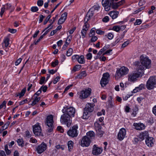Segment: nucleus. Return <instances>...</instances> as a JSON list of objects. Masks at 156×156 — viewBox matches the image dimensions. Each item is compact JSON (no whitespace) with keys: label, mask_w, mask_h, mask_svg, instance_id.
<instances>
[{"label":"nucleus","mask_w":156,"mask_h":156,"mask_svg":"<svg viewBox=\"0 0 156 156\" xmlns=\"http://www.w3.org/2000/svg\"><path fill=\"white\" fill-rule=\"evenodd\" d=\"M58 130L60 131L61 133H62L64 132V129L62 127L60 126H58L57 128Z\"/></svg>","instance_id":"57"},{"label":"nucleus","mask_w":156,"mask_h":156,"mask_svg":"<svg viewBox=\"0 0 156 156\" xmlns=\"http://www.w3.org/2000/svg\"><path fill=\"white\" fill-rule=\"evenodd\" d=\"M102 151L103 149L101 147H98L97 145L94 144L93 146L92 153L94 155H98L100 154Z\"/></svg>","instance_id":"13"},{"label":"nucleus","mask_w":156,"mask_h":156,"mask_svg":"<svg viewBox=\"0 0 156 156\" xmlns=\"http://www.w3.org/2000/svg\"><path fill=\"white\" fill-rule=\"evenodd\" d=\"M88 112L84 110L83 115V119H87L89 117Z\"/></svg>","instance_id":"33"},{"label":"nucleus","mask_w":156,"mask_h":156,"mask_svg":"<svg viewBox=\"0 0 156 156\" xmlns=\"http://www.w3.org/2000/svg\"><path fill=\"white\" fill-rule=\"evenodd\" d=\"M60 79V77L58 76H57L54 79L53 81V83L54 84L56 83L59 81Z\"/></svg>","instance_id":"53"},{"label":"nucleus","mask_w":156,"mask_h":156,"mask_svg":"<svg viewBox=\"0 0 156 156\" xmlns=\"http://www.w3.org/2000/svg\"><path fill=\"white\" fill-rule=\"evenodd\" d=\"M73 49L72 48H70L66 52V55L68 56H70L72 54Z\"/></svg>","instance_id":"40"},{"label":"nucleus","mask_w":156,"mask_h":156,"mask_svg":"<svg viewBox=\"0 0 156 156\" xmlns=\"http://www.w3.org/2000/svg\"><path fill=\"white\" fill-rule=\"evenodd\" d=\"M40 97H37V96H35L31 104V105L33 106L36 105L40 101Z\"/></svg>","instance_id":"24"},{"label":"nucleus","mask_w":156,"mask_h":156,"mask_svg":"<svg viewBox=\"0 0 156 156\" xmlns=\"http://www.w3.org/2000/svg\"><path fill=\"white\" fill-rule=\"evenodd\" d=\"M154 140L152 137H147L145 140L146 145L149 147H152L154 144Z\"/></svg>","instance_id":"19"},{"label":"nucleus","mask_w":156,"mask_h":156,"mask_svg":"<svg viewBox=\"0 0 156 156\" xmlns=\"http://www.w3.org/2000/svg\"><path fill=\"white\" fill-rule=\"evenodd\" d=\"M47 148V145L44 142H42L38 145L36 149V150L38 154H41L46 150Z\"/></svg>","instance_id":"10"},{"label":"nucleus","mask_w":156,"mask_h":156,"mask_svg":"<svg viewBox=\"0 0 156 156\" xmlns=\"http://www.w3.org/2000/svg\"><path fill=\"white\" fill-rule=\"evenodd\" d=\"M4 43L5 44V47H8L9 44V38H7L5 39L4 41Z\"/></svg>","instance_id":"37"},{"label":"nucleus","mask_w":156,"mask_h":156,"mask_svg":"<svg viewBox=\"0 0 156 156\" xmlns=\"http://www.w3.org/2000/svg\"><path fill=\"white\" fill-rule=\"evenodd\" d=\"M22 59L20 58L18 59L15 62V65L16 66L18 65L21 62Z\"/></svg>","instance_id":"63"},{"label":"nucleus","mask_w":156,"mask_h":156,"mask_svg":"<svg viewBox=\"0 0 156 156\" xmlns=\"http://www.w3.org/2000/svg\"><path fill=\"white\" fill-rule=\"evenodd\" d=\"M108 38L109 40L112 39L113 37V34L111 33H109L107 35Z\"/></svg>","instance_id":"56"},{"label":"nucleus","mask_w":156,"mask_h":156,"mask_svg":"<svg viewBox=\"0 0 156 156\" xmlns=\"http://www.w3.org/2000/svg\"><path fill=\"white\" fill-rule=\"evenodd\" d=\"M89 37H92L91 38V41L92 42H95L98 39V38L96 36L93 35H91L90 34H89Z\"/></svg>","instance_id":"36"},{"label":"nucleus","mask_w":156,"mask_h":156,"mask_svg":"<svg viewBox=\"0 0 156 156\" xmlns=\"http://www.w3.org/2000/svg\"><path fill=\"white\" fill-rule=\"evenodd\" d=\"M69 44V42H68L66 41L65 43L62 47V49L65 50L66 49V48L68 46Z\"/></svg>","instance_id":"50"},{"label":"nucleus","mask_w":156,"mask_h":156,"mask_svg":"<svg viewBox=\"0 0 156 156\" xmlns=\"http://www.w3.org/2000/svg\"><path fill=\"white\" fill-rule=\"evenodd\" d=\"M51 17V15H49L47 17V18L44 21V25H45L47 23L48 21L50 20Z\"/></svg>","instance_id":"48"},{"label":"nucleus","mask_w":156,"mask_h":156,"mask_svg":"<svg viewBox=\"0 0 156 156\" xmlns=\"http://www.w3.org/2000/svg\"><path fill=\"white\" fill-rule=\"evenodd\" d=\"M33 132L35 136H43L41 127L38 123L33 126Z\"/></svg>","instance_id":"6"},{"label":"nucleus","mask_w":156,"mask_h":156,"mask_svg":"<svg viewBox=\"0 0 156 156\" xmlns=\"http://www.w3.org/2000/svg\"><path fill=\"white\" fill-rule=\"evenodd\" d=\"M92 9H91L89 11L87 12L86 16L88 17L90 19L92 17L94 14V11L92 10Z\"/></svg>","instance_id":"27"},{"label":"nucleus","mask_w":156,"mask_h":156,"mask_svg":"<svg viewBox=\"0 0 156 156\" xmlns=\"http://www.w3.org/2000/svg\"><path fill=\"white\" fill-rule=\"evenodd\" d=\"M148 133L147 132L145 131L144 132L140 133L139 135L138 138H137L138 141H142L145 138L146 139L148 137Z\"/></svg>","instance_id":"21"},{"label":"nucleus","mask_w":156,"mask_h":156,"mask_svg":"<svg viewBox=\"0 0 156 156\" xmlns=\"http://www.w3.org/2000/svg\"><path fill=\"white\" fill-rule=\"evenodd\" d=\"M39 17L40 18L39 20V23H41L42 21L44 18L45 17V16L42 15H41Z\"/></svg>","instance_id":"62"},{"label":"nucleus","mask_w":156,"mask_h":156,"mask_svg":"<svg viewBox=\"0 0 156 156\" xmlns=\"http://www.w3.org/2000/svg\"><path fill=\"white\" fill-rule=\"evenodd\" d=\"M90 139L87 136H83L81 140V145L83 147H88L90 144Z\"/></svg>","instance_id":"11"},{"label":"nucleus","mask_w":156,"mask_h":156,"mask_svg":"<svg viewBox=\"0 0 156 156\" xmlns=\"http://www.w3.org/2000/svg\"><path fill=\"white\" fill-rule=\"evenodd\" d=\"M87 136L90 139H92L95 136V134L93 131H90L87 133Z\"/></svg>","instance_id":"25"},{"label":"nucleus","mask_w":156,"mask_h":156,"mask_svg":"<svg viewBox=\"0 0 156 156\" xmlns=\"http://www.w3.org/2000/svg\"><path fill=\"white\" fill-rule=\"evenodd\" d=\"M128 76V80L130 82H134L136 80V71L130 73Z\"/></svg>","instance_id":"16"},{"label":"nucleus","mask_w":156,"mask_h":156,"mask_svg":"<svg viewBox=\"0 0 156 156\" xmlns=\"http://www.w3.org/2000/svg\"><path fill=\"white\" fill-rule=\"evenodd\" d=\"M89 27V24L84 23V25L83 27V29L82 30L81 33L82 36V37L84 38L86 36V34L87 30H88Z\"/></svg>","instance_id":"18"},{"label":"nucleus","mask_w":156,"mask_h":156,"mask_svg":"<svg viewBox=\"0 0 156 156\" xmlns=\"http://www.w3.org/2000/svg\"><path fill=\"white\" fill-rule=\"evenodd\" d=\"M55 147L57 149H61L62 150H64V149L65 147L64 146L62 145H60L59 144L55 146Z\"/></svg>","instance_id":"42"},{"label":"nucleus","mask_w":156,"mask_h":156,"mask_svg":"<svg viewBox=\"0 0 156 156\" xmlns=\"http://www.w3.org/2000/svg\"><path fill=\"white\" fill-rule=\"evenodd\" d=\"M77 61L80 64H84L85 62L84 56L83 55L79 56Z\"/></svg>","instance_id":"28"},{"label":"nucleus","mask_w":156,"mask_h":156,"mask_svg":"<svg viewBox=\"0 0 156 156\" xmlns=\"http://www.w3.org/2000/svg\"><path fill=\"white\" fill-rule=\"evenodd\" d=\"M75 109L73 107H70L67 109L66 113L70 117H74L75 113Z\"/></svg>","instance_id":"17"},{"label":"nucleus","mask_w":156,"mask_h":156,"mask_svg":"<svg viewBox=\"0 0 156 156\" xmlns=\"http://www.w3.org/2000/svg\"><path fill=\"white\" fill-rule=\"evenodd\" d=\"M43 86H41L40 89L38 90L34 95V96H35L36 95L37 96H38L40 95V94L41 92L42 89L43 88Z\"/></svg>","instance_id":"38"},{"label":"nucleus","mask_w":156,"mask_h":156,"mask_svg":"<svg viewBox=\"0 0 156 156\" xmlns=\"http://www.w3.org/2000/svg\"><path fill=\"white\" fill-rule=\"evenodd\" d=\"M58 64V61L57 60H56L54 62H52L51 65L53 67H55Z\"/></svg>","instance_id":"49"},{"label":"nucleus","mask_w":156,"mask_h":156,"mask_svg":"<svg viewBox=\"0 0 156 156\" xmlns=\"http://www.w3.org/2000/svg\"><path fill=\"white\" fill-rule=\"evenodd\" d=\"M53 117L52 115H50L48 116L46 118L45 124L48 126V128L47 129V131L50 133L53 130Z\"/></svg>","instance_id":"4"},{"label":"nucleus","mask_w":156,"mask_h":156,"mask_svg":"<svg viewBox=\"0 0 156 156\" xmlns=\"http://www.w3.org/2000/svg\"><path fill=\"white\" fill-rule=\"evenodd\" d=\"M81 66L80 65H76L73 69V70L74 71L79 70L81 69Z\"/></svg>","instance_id":"39"},{"label":"nucleus","mask_w":156,"mask_h":156,"mask_svg":"<svg viewBox=\"0 0 156 156\" xmlns=\"http://www.w3.org/2000/svg\"><path fill=\"white\" fill-rule=\"evenodd\" d=\"M129 72V69L124 66H122L120 68H118L116 72L115 78L118 80L124 76L127 75Z\"/></svg>","instance_id":"1"},{"label":"nucleus","mask_w":156,"mask_h":156,"mask_svg":"<svg viewBox=\"0 0 156 156\" xmlns=\"http://www.w3.org/2000/svg\"><path fill=\"white\" fill-rule=\"evenodd\" d=\"M125 0H121L120 1L116 2H110V6L112 9H116L118 7L125 2Z\"/></svg>","instance_id":"14"},{"label":"nucleus","mask_w":156,"mask_h":156,"mask_svg":"<svg viewBox=\"0 0 156 156\" xmlns=\"http://www.w3.org/2000/svg\"><path fill=\"white\" fill-rule=\"evenodd\" d=\"M78 128L77 125L73 126L68 131L67 133L68 135L72 137H76L78 135L77 130Z\"/></svg>","instance_id":"7"},{"label":"nucleus","mask_w":156,"mask_h":156,"mask_svg":"<svg viewBox=\"0 0 156 156\" xmlns=\"http://www.w3.org/2000/svg\"><path fill=\"white\" fill-rule=\"evenodd\" d=\"M6 103L7 102L5 101H4L2 104L0 105V109H1L3 107H4V108L5 109L6 107Z\"/></svg>","instance_id":"41"},{"label":"nucleus","mask_w":156,"mask_h":156,"mask_svg":"<svg viewBox=\"0 0 156 156\" xmlns=\"http://www.w3.org/2000/svg\"><path fill=\"white\" fill-rule=\"evenodd\" d=\"M156 85V76H151L146 83V87L149 90H151L155 87Z\"/></svg>","instance_id":"3"},{"label":"nucleus","mask_w":156,"mask_h":156,"mask_svg":"<svg viewBox=\"0 0 156 156\" xmlns=\"http://www.w3.org/2000/svg\"><path fill=\"white\" fill-rule=\"evenodd\" d=\"M94 126L96 127V129L101 128V126H100L99 123L97 122H96L94 123Z\"/></svg>","instance_id":"44"},{"label":"nucleus","mask_w":156,"mask_h":156,"mask_svg":"<svg viewBox=\"0 0 156 156\" xmlns=\"http://www.w3.org/2000/svg\"><path fill=\"white\" fill-rule=\"evenodd\" d=\"M140 62L141 63L140 65L146 69H149L151 66V60L146 55H141L140 57Z\"/></svg>","instance_id":"2"},{"label":"nucleus","mask_w":156,"mask_h":156,"mask_svg":"<svg viewBox=\"0 0 156 156\" xmlns=\"http://www.w3.org/2000/svg\"><path fill=\"white\" fill-rule=\"evenodd\" d=\"M68 147L69 151H70L73 147V142L72 141H69L68 143Z\"/></svg>","instance_id":"31"},{"label":"nucleus","mask_w":156,"mask_h":156,"mask_svg":"<svg viewBox=\"0 0 156 156\" xmlns=\"http://www.w3.org/2000/svg\"><path fill=\"white\" fill-rule=\"evenodd\" d=\"M3 7L1 9V11L0 12V16L2 17L3 14L5 12V5H3Z\"/></svg>","instance_id":"47"},{"label":"nucleus","mask_w":156,"mask_h":156,"mask_svg":"<svg viewBox=\"0 0 156 156\" xmlns=\"http://www.w3.org/2000/svg\"><path fill=\"white\" fill-rule=\"evenodd\" d=\"M112 30L116 32H118L120 30L119 27V26H114L112 28Z\"/></svg>","instance_id":"46"},{"label":"nucleus","mask_w":156,"mask_h":156,"mask_svg":"<svg viewBox=\"0 0 156 156\" xmlns=\"http://www.w3.org/2000/svg\"><path fill=\"white\" fill-rule=\"evenodd\" d=\"M119 14V12L117 11H111L108 14L112 19L116 18L118 16Z\"/></svg>","instance_id":"22"},{"label":"nucleus","mask_w":156,"mask_h":156,"mask_svg":"<svg viewBox=\"0 0 156 156\" xmlns=\"http://www.w3.org/2000/svg\"><path fill=\"white\" fill-rule=\"evenodd\" d=\"M17 142L19 146H21V147H23V141L22 139H18L17 140Z\"/></svg>","instance_id":"34"},{"label":"nucleus","mask_w":156,"mask_h":156,"mask_svg":"<svg viewBox=\"0 0 156 156\" xmlns=\"http://www.w3.org/2000/svg\"><path fill=\"white\" fill-rule=\"evenodd\" d=\"M144 85L143 84H141L139 85V86L137 87V90L138 89L139 90H142L144 88Z\"/></svg>","instance_id":"52"},{"label":"nucleus","mask_w":156,"mask_h":156,"mask_svg":"<svg viewBox=\"0 0 156 156\" xmlns=\"http://www.w3.org/2000/svg\"><path fill=\"white\" fill-rule=\"evenodd\" d=\"M87 75L86 72L85 71L80 72L78 74L77 76L76 77V78L78 79H82L83 78L85 77Z\"/></svg>","instance_id":"23"},{"label":"nucleus","mask_w":156,"mask_h":156,"mask_svg":"<svg viewBox=\"0 0 156 156\" xmlns=\"http://www.w3.org/2000/svg\"><path fill=\"white\" fill-rule=\"evenodd\" d=\"M87 58V59L90 60L92 57V55L91 53H89L86 55Z\"/></svg>","instance_id":"59"},{"label":"nucleus","mask_w":156,"mask_h":156,"mask_svg":"<svg viewBox=\"0 0 156 156\" xmlns=\"http://www.w3.org/2000/svg\"><path fill=\"white\" fill-rule=\"evenodd\" d=\"M65 20L61 17L58 20V24H61L63 23L65 21Z\"/></svg>","instance_id":"45"},{"label":"nucleus","mask_w":156,"mask_h":156,"mask_svg":"<svg viewBox=\"0 0 156 156\" xmlns=\"http://www.w3.org/2000/svg\"><path fill=\"white\" fill-rule=\"evenodd\" d=\"M67 15V13L66 12H65L62 15L61 17L66 20V19Z\"/></svg>","instance_id":"54"},{"label":"nucleus","mask_w":156,"mask_h":156,"mask_svg":"<svg viewBox=\"0 0 156 156\" xmlns=\"http://www.w3.org/2000/svg\"><path fill=\"white\" fill-rule=\"evenodd\" d=\"M110 75L108 73H106L103 74L101 81L100 83L102 87H104L108 82Z\"/></svg>","instance_id":"8"},{"label":"nucleus","mask_w":156,"mask_h":156,"mask_svg":"<svg viewBox=\"0 0 156 156\" xmlns=\"http://www.w3.org/2000/svg\"><path fill=\"white\" fill-rule=\"evenodd\" d=\"M26 91V88H23L19 94L18 95H17V96H20V97H21L23 96L24 95Z\"/></svg>","instance_id":"35"},{"label":"nucleus","mask_w":156,"mask_h":156,"mask_svg":"<svg viewBox=\"0 0 156 156\" xmlns=\"http://www.w3.org/2000/svg\"><path fill=\"white\" fill-rule=\"evenodd\" d=\"M95 34V30L94 28H92L90 32V33L89 34H90L91 35H94Z\"/></svg>","instance_id":"60"},{"label":"nucleus","mask_w":156,"mask_h":156,"mask_svg":"<svg viewBox=\"0 0 156 156\" xmlns=\"http://www.w3.org/2000/svg\"><path fill=\"white\" fill-rule=\"evenodd\" d=\"M94 105L93 103H88L86 105L84 110L88 112H91L94 109Z\"/></svg>","instance_id":"20"},{"label":"nucleus","mask_w":156,"mask_h":156,"mask_svg":"<svg viewBox=\"0 0 156 156\" xmlns=\"http://www.w3.org/2000/svg\"><path fill=\"white\" fill-rule=\"evenodd\" d=\"M110 0H102V4L105 7L110 5Z\"/></svg>","instance_id":"30"},{"label":"nucleus","mask_w":156,"mask_h":156,"mask_svg":"<svg viewBox=\"0 0 156 156\" xmlns=\"http://www.w3.org/2000/svg\"><path fill=\"white\" fill-rule=\"evenodd\" d=\"M38 10V9L37 6H33L31 8V11L33 12H36Z\"/></svg>","instance_id":"43"},{"label":"nucleus","mask_w":156,"mask_h":156,"mask_svg":"<svg viewBox=\"0 0 156 156\" xmlns=\"http://www.w3.org/2000/svg\"><path fill=\"white\" fill-rule=\"evenodd\" d=\"M122 37H119L117 38L115 41L112 43L111 44L112 46H115L117 43H118L120 40H121Z\"/></svg>","instance_id":"29"},{"label":"nucleus","mask_w":156,"mask_h":156,"mask_svg":"<svg viewBox=\"0 0 156 156\" xmlns=\"http://www.w3.org/2000/svg\"><path fill=\"white\" fill-rule=\"evenodd\" d=\"M45 77H41V79L40 80L39 83L40 84H43L44 83V81L45 80Z\"/></svg>","instance_id":"55"},{"label":"nucleus","mask_w":156,"mask_h":156,"mask_svg":"<svg viewBox=\"0 0 156 156\" xmlns=\"http://www.w3.org/2000/svg\"><path fill=\"white\" fill-rule=\"evenodd\" d=\"M129 41H126L122 45V48H124L126 46H127L129 44Z\"/></svg>","instance_id":"58"},{"label":"nucleus","mask_w":156,"mask_h":156,"mask_svg":"<svg viewBox=\"0 0 156 156\" xmlns=\"http://www.w3.org/2000/svg\"><path fill=\"white\" fill-rule=\"evenodd\" d=\"M91 90V89L89 88L82 90L80 93V98L82 99L87 98L90 95Z\"/></svg>","instance_id":"9"},{"label":"nucleus","mask_w":156,"mask_h":156,"mask_svg":"<svg viewBox=\"0 0 156 156\" xmlns=\"http://www.w3.org/2000/svg\"><path fill=\"white\" fill-rule=\"evenodd\" d=\"M96 131L97 132V135L100 137H101L104 133V132L102 131L101 128H99V129H97Z\"/></svg>","instance_id":"32"},{"label":"nucleus","mask_w":156,"mask_h":156,"mask_svg":"<svg viewBox=\"0 0 156 156\" xmlns=\"http://www.w3.org/2000/svg\"><path fill=\"white\" fill-rule=\"evenodd\" d=\"M70 117L66 114L62 115L60 118V122L62 124H66L68 127H69L72 123V121Z\"/></svg>","instance_id":"5"},{"label":"nucleus","mask_w":156,"mask_h":156,"mask_svg":"<svg viewBox=\"0 0 156 156\" xmlns=\"http://www.w3.org/2000/svg\"><path fill=\"white\" fill-rule=\"evenodd\" d=\"M144 68L141 65L137 66V78L141 77L144 75Z\"/></svg>","instance_id":"15"},{"label":"nucleus","mask_w":156,"mask_h":156,"mask_svg":"<svg viewBox=\"0 0 156 156\" xmlns=\"http://www.w3.org/2000/svg\"><path fill=\"white\" fill-rule=\"evenodd\" d=\"M109 20V17L108 16H105L102 19V21L104 22H107Z\"/></svg>","instance_id":"61"},{"label":"nucleus","mask_w":156,"mask_h":156,"mask_svg":"<svg viewBox=\"0 0 156 156\" xmlns=\"http://www.w3.org/2000/svg\"><path fill=\"white\" fill-rule=\"evenodd\" d=\"M145 127V125L142 123H137V130H141L144 129Z\"/></svg>","instance_id":"26"},{"label":"nucleus","mask_w":156,"mask_h":156,"mask_svg":"<svg viewBox=\"0 0 156 156\" xmlns=\"http://www.w3.org/2000/svg\"><path fill=\"white\" fill-rule=\"evenodd\" d=\"M43 4V1L42 0H39L37 2V4L39 6H42Z\"/></svg>","instance_id":"51"},{"label":"nucleus","mask_w":156,"mask_h":156,"mask_svg":"<svg viewBox=\"0 0 156 156\" xmlns=\"http://www.w3.org/2000/svg\"><path fill=\"white\" fill-rule=\"evenodd\" d=\"M93 8H94V9L93 11H94V10L98 11L99 9L100 8V6L98 5H94L93 6Z\"/></svg>","instance_id":"64"},{"label":"nucleus","mask_w":156,"mask_h":156,"mask_svg":"<svg viewBox=\"0 0 156 156\" xmlns=\"http://www.w3.org/2000/svg\"><path fill=\"white\" fill-rule=\"evenodd\" d=\"M126 130L124 128L121 129L117 135V139L120 141H122L125 138L126 134Z\"/></svg>","instance_id":"12"}]
</instances>
